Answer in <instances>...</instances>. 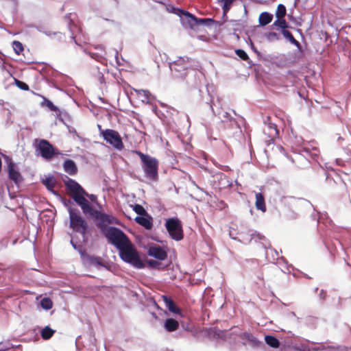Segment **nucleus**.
Wrapping results in <instances>:
<instances>
[{"instance_id":"f257e3e1","label":"nucleus","mask_w":351,"mask_h":351,"mask_svg":"<svg viewBox=\"0 0 351 351\" xmlns=\"http://www.w3.org/2000/svg\"><path fill=\"white\" fill-rule=\"evenodd\" d=\"M106 238L114 245L119 252L121 258L136 269H143L145 264L134 245L126 235L118 228L110 227L104 230Z\"/></svg>"},{"instance_id":"f03ea898","label":"nucleus","mask_w":351,"mask_h":351,"mask_svg":"<svg viewBox=\"0 0 351 351\" xmlns=\"http://www.w3.org/2000/svg\"><path fill=\"white\" fill-rule=\"evenodd\" d=\"M136 154L139 156L142 162L141 167L145 177L151 181L156 182L158 180V160L156 158L139 151H136Z\"/></svg>"},{"instance_id":"7ed1b4c3","label":"nucleus","mask_w":351,"mask_h":351,"mask_svg":"<svg viewBox=\"0 0 351 351\" xmlns=\"http://www.w3.org/2000/svg\"><path fill=\"white\" fill-rule=\"evenodd\" d=\"M69 213L71 228H72L73 230L80 232L84 238L88 228L87 223L79 215L77 209L69 208Z\"/></svg>"},{"instance_id":"20e7f679","label":"nucleus","mask_w":351,"mask_h":351,"mask_svg":"<svg viewBox=\"0 0 351 351\" xmlns=\"http://www.w3.org/2000/svg\"><path fill=\"white\" fill-rule=\"evenodd\" d=\"M165 228L171 239L176 241L183 239L182 224L178 218L172 217L166 219Z\"/></svg>"},{"instance_id":"39448f33","label":"nucleus","mask_w":351,"mask_h":351,"mask_svg":"<svg viewBox=\"0 0 351 351\" xmlns=\"http://www.w3.org/2000/svg\"><path fill=\"white\" fill-rule=\"evenodd\" d=\"M191 66V64L187 57H180L176 60L169 63V68L175 77H184Z\"/></svg>"},{"instance_id":"423d86ee","label":"nucleus","mask_w":351,"mask_h":351,"mask_svg":"<svg viewBox=\"0 0 351 351\" xmlns=\"http://www.w3.org/2000/svg\"><path fill=\"white\" fill-rule=\"evenodd\" d=\"M101 136L107 143H109L114 148L121 150L124 145L119 133L114 130L106 129L101 132Z\"/></svg>"},{"instance_id":"0eeeda50","label":"nucleus","mask_w":351,"mask_h":351,"mask_svg":"<svg viewBox=\"0 0 351 351\" xmlns=\"http://www.w3.org/2000/svg\"><path fill=\"white\" fill-rule=\"evenodd\" d=\"M43 158L46 160L51 159L58 152L47 140H40L36 148Z\"/></svg>"},{"instance_id":"6e6552de","label":"nucleus","mask_w":351,"mask_h":351,"mask_svg":"<svg viewBox=\"0 0 351 351\" xmlns=\"http://www.w3.org/2000/svg\"><path fill=\"white\" fill-rule=\"evenodd\" d=\"M287 40H288L293 47H295V49H293V53H289V60L294 62L302 58L304 56V53L302 50V47L300 43L295 39L292 34L288 30H287Z\"/></svg>"},{"instance_id":"1a4fd4ad","label":"nucleus","mask_w":351,"mask_h":351,"mask_svg":"<svg viewBox=\"0 0 351 351\" xmlns=\"http://www.w3.org/2000/svg\"><path fill=\"white\" fill-rule=\"evenodd\" d=\"M276 20L273 23V26L280 30L285 36V6L283 4H279L276 12Z\"/></svg>"},{"instance_id":"9d476101","label":"nucleus","mask_w":351,"mask_h":351,"mask_svg":"<svg viewBox=\"0 0 351 351\" xmlns=\"http://www.w3.org/2000/svg\"><path fill=\"white\" fill-rule=\"evenodd\" d=\"M91 217L99 221L98 225L103 229L104 232V230L106 229V228H104V226L107 224L115 223L117 221L116 218L113 216L101 213L97 210L94 212ZM108 228V227H107V228Z\"/></svg>"},{"instance_id":"9b49d317","label":"nucleus","mask_w":351,"mask_h":351,"mask_svg":"<svg viewBox=\"0 0 351 351\" xmlns=\"http://www.w3.org/2000/svg\"><path fill=\"white\" fill-rule=\"evenodd\" d=\"M64 183L73 199H75L77 196H80L83 194H85V191L75 180L67 178V180H64Z\"/></svg>"},{"instance_id":"f8f14e48","label":"nucleus","mask_w":351,"mask_h":351,"mask_svg":"<svg viewBox=\"0 0 351 351\" xmlns=\"http://www.w3.org/2000/svg\"><path fill=\"white\" fill-rule=\"evenodd\" d=\"M73 200L81 207L84 215H88L90 217H92L94 212L96 210L93 208L88 200L84 197V194L80 196H77Z\"/></svg>"},{"instance_id":"ddd939ff","label":"nucleus","mask_w":351,"mask_h":351,"mask_svg":"<svg viewBox=\"0 0 351 351\" xmlns=\"http://www.w3.org/2000/svg\"><path fill=\"white\" fill-rule=\"evenodd\" d=\"M4 158L8 163V169L9 178L16 184L21 182L23 178L21 173L16 169L15 165L11 161L9 157L4 156Z\"/></svg>"},{"instance_id":"4468645a","label":"nucleus","mask_w":351,"mask_h":351,"mask_svg":"<svg viewBox=\"0 0 351 351\" xmlns=\"http://www.w3.org/2000/svg\"><path fill=\"white\" fill-rule=\"evenodd\" d=\"M147 254L149 256L160 261L166 259L167 256L166 250L163 247L157 245L150 246L148 249Z\"/></svg>"},{"instance_id":"2eb2a0df","label":"nucleus","mask_w":351,"mask_h":351,"mask_svg":"<svg viewBox=\"0 0 351 351\" xmlns=\"http://www.w3.org/2000/svg\"><path fill=\"white\" fill-rule=\"evenodd\" d=\"M234 330H237V328H235ZM234 332L237 333L240 337V338L243 341V343L245 344L258 346L259 343H261V342L249 332H238L236 330H234Z\"/></svg>"},{"instance_id":"dca6fc26","label":"nucleus","mask_w":351,"mask_h":351,"mask_svg":"<svg viewBox=\"0 0 351 351\" xmlns=\"http://www.w3.org/2000/svg\"><path fill=\"white\" fill-rule=\"evenodd\" d=\"M288 207L289 210L293 213L292 218L297 217L298 213L302 210V201L296 199L293 197H290L288 202Z\"/></svg>"},{"instance_id":"f3484780","label":"nucleus","mask_w":351,"mask_h":351,"mask_svg":"<svg viewBox=\"0 0 351 351\" xmlns=\"http://www.w3.org/2000/svg\"><path fill=\"white\" fill-rule=\"evenodd\" d=\"M182 21H183V23H187L188 25L191 27H193V26L196 23L203 24L206 21V19H199V21H197V19L193 14L186 11H182Z\"/></svg>"},{"instance_id":"a211bd4d","label":"nucleus","mask_w":351,"mask_h":351,"mask_svg":"<svg viewBox=\"0 0 351 351\" xmlns=\"http://www.w3.org/2000/svg\"><path fill=\"white\" fill-rule=\"evenodd\" d=\"M134 91L136 93L137 97L143 103H146V104L149 103L153 97L151 93L147 90L134 89Z\"/></svg>"},{"instance_id":"6ab92c4d","label":"nucleus","mask_w":351,"mask_h":351,"mask_svg":"<svg viewBox=\"0 0 351 351\" xmlns=\"http://www.w3.org/2000/svg\"><path fill=\"white\" fill-rule=\"evenodd\" d=\"M63 167L64 171L71 176L76 174L77 171V168L75 162L70 159L66 160L64 161Z\"/></svg>"},{"instance_id":"aec40b11","label":"nucleus","mask_w":351,"mask_h":351,"mask_svg":"<svg viewBox=\"0 0 351 351\" xmlns=\"http://www.w3.org/2000/svg\"><path fill=\"white\" fill-rule=\"evenodd\" d=\"M135 221L147 230L152 229L153 226L152 219L150 217L139 216L135 218Z\"/></svg>"},{"instance_id":"412c9836","label":"nucleus","mask_w":351,"mask_h":351,"mask_svg":"<svg viewBox=\"0 0 351 351\" xmlns=\"http://www.w3.org/2000/svg\"><path fill=\"white\" fill-rule=\"evenodd\" d=\"M255 206L257 210H261L263 213L266 212V205L265 198L262 193H256V195Z\"/></svg>"},{"instance_id":"4be33fe9","label":"nucleus","mask_w":351,"mask_h":351,"mask_svg":"<svg viewBox=\"0 0 351 351\" xmlns=\"http://www.w3.org/2000/svg\"><path fill=\"white\" fill-rule=\"evenodd\" d=\"M42 182L49 191L53 194L56 193L54 191L56 182L53 176H47L45 178H43L42 180Z\"/></svg>"},{"instance_id":"5701e85b","label":"nucleus","mask_w":351,"mask_h":351,"mask_svg":"<svg viewBox=\"0 0 351 351\" xmlns=\"http://www.w3.org/2000/svg\"><path fill=\"white\" fill-rule=\"evenodd\" d=\"M162 300L168 310L173 313H179L180 310L175 304L174 302L168 296L163 295Z\"/></svg>"},{"instance_id":"b1692460","label":"nucleus","mask_w":351,"mask_h":351,"mask_svg":"<svg viewBox=\"0 0 351 351\" xmlns=\"http://www.w3.org/2000/svg\"><path fill=\"white\" fill-rule=\"evenodd\" d=\"M84 261L89 265L95 266L96 267L102 265L101 258L100 257H95L93 256H86L84 258Z\"/></svg>"},{"instance_id":"393cba45","label":"nucleus","mask_w":351,"mask_h":351,"mask_svg":"<svg viewBox=\"0 0 351 351\" xmlns=\"http://www.w3.org/2000/svg\"><path fill=\"white\" fill-rule=\"evenodd\" d=\"M178 322L172 318L167 319L164 324L165 328L169 332L175 331L178 329Z\"/></svg>"},{"instance_id":"a878e982","label":"nucleus","mask_w":351,"mask_h":351,"mask_svg":"<svg viewBox=\"0 0 351 351\" xmlns=\"http://www.w3.org/2000/svg\"><path fill=\"white\" fill-rule=\"evenodd\" d=\"M272 14H270L268 12H262L259 16V23L261 25L265 26L269 24L272 21Z\"/></svg>"},{"instance_id":"bb28decb","label":"nucleus","mask_w":351,"mask_h":351,"mask_svg":"<svg viewBox=\"0 0 351 351\" xmlns=\"http://www.w3.org/2000/svg\"><path fill=\"white\" fill-rule=\"evenodd\" d=\"M266 343L273 348H277L279 346V341L273 336L267 335L265 337Z\"/></svg>"},{"instance_id":"cd10ccee","label":"nucleus","mask_w":351,"mask_h":351,"mask_svg":"<svg viewBox=\"0 0 351 351\" xmlns=\"http://www.w3.org/2000/svg\"><path fill=\"white\" fill-rule=\"evenodd\" d=\"M234 0H218L221 3L223 14H227L232 8Z\"/></svg>"},{"instance_id":"c85d7f7f","label":"nucleus","mask_w":351,"mask_h":351,"mask_svg":"<svg viewBox=\"0 0 351 351\" xmlns=\"http://www.w3.org/2000/svg\"><path fill=\"white\" fill-rule=\"evenodd\" d=\"M19 346L14 345L10 341L0 343V351H8L11 349H17Z\"/></svg>"},{"instance_id":"c756f323","label":"nucleus","mask_w":351,"mask_h":351,"mask_svg":"<svg viewBox=\"0 0 351 351\" xmlns=\"http://www.w3.org/2000/svg\"><path fill=\"white\" fill-rule=\"evenodd\" d=\"M54 332L55 331L53 329L49 326H46L42 330L41 336L44 339H48L53 336Z\"/></svg>"},{"instance_id":"7c9ffc66","label":"nucleus","mask_w":351,"mask_h":351,"mask_svg":"<svg viewBox=\"0 0 351 351\" xmlns=\"http://www.w3.org/2000/svg\"><path fill=\"white\" fill-rule=\"evenodd\" d=\"M40 306L45 310H49L53 306V302L49 298H44L40 301Z\"/></svg>"},{"instance_id":"2f4dec72","label":"nucleus","mask_w":351,"mask_h":351,"mask_svg":"<svg viewBox=\"0 0 351 351\" xmlns=\"http://www.w3.org/2000/svg\"><path fill=\"white\" fill-rule=\"evenodd\" d=\"M12 47L17 55H19L23 51V45L19 41H14Z\"/></svg>"},{"instance_id":"473e14b6","label":"nucleus","mask_w":351,"mask_h":351,"mask_svg":"<svg viewBox=\"0 0 351 351\" xmlns=\"http://www.w3.org/2000/svg\"><path fill=\"white\" fill-rule=\"evenodd\" d=\"M219 114L220 115V118L221 119L222 121L226 122L228 121H230L234 124L237 125V122L235 121V120L232 119L228 112H223L221 114H220V113H219Z\"/></svg>"},{"instance_id":"72a5a7b5","label":"nucleus","mask_w":351,"mask_h":351,"mask_svg":"<svg viewBox=\"0 0 351 351\" xmlns=\"http://www.w3.org/2000/svg\"><path fill=\"white\" fill-rule=\"evenodd\" d=\"M132 207L134 212L138 215H145L147 213L145 208L140 204H135Z\"/></svg>"},{"instance_id":"f704fd0d","label":"nucleus","mask_w":351,"mask_h":351,"mask_svg":"<svg viewBox=\"0 0 351 351\" xmlns=\"http://www.w3.org/2000/svg\"><path fill=\"white\" fill-rule=\"evenodd\" d=\"M236 54L242 60H246L248 59V56L243 49H237L235 51Z\"/></svg>"},{"instance_id":"c9c22d12","label":"nucleus","mask_w":351,"mask_h":351,"mask_svg":"<svg viewBox=\"0 0 351 351\" xmlns=\"http://www.w3.org/2000/svg\"><path fill=\"white\" fill-rule=\"evenodd\" d=\"M16 84L19 88H20L22 90H27L29 89V86L27 84H26L25 82L16 80Z\"/></svg>"},{"instance_id":"e433bc0d","label":"nucleus","mask_w":351,"mask_h":351,"mask_svg":"<svg viewBox=\"0 0 351 351\" xmlns=\"http://www.w3.org/2000/svg\"><path fill=\"white\" fill-rule=\"evenodd\" d=\"M47 106L52 111H58V108L51 101H47Z\"/></svg>"},{"instance_id":"4c0bfd02","label":"nucleus","mask_w":351,"mask_h":351,"mask_svg":"<svg viewBox=\"0 0 351 351\" xmlns=\"http://www.w3.org/2000/svg\"><path fill=\"white\" fill-rule=\"evenodd\" d=\"M84 197H88L91 202H95L97 201V196L93 194H88L85 191Z\"/></svg>"},{"instance_id":"58836bf2","label":"nucleus","mask_w":351,"mask_h":351,"mask_svg":"<svg viewBox=\"0 0 351 351\" xmlns=\"http://www.w3.org/2000/svg\"><path fill=\"white\" fill-rule=\"evenodd\" d=\"M148 265L152 267H156L157 266H158L160 265V263L156 261L149 260L148 261Z\"/></svg>"},{"instance_id":"ea45409f","label":"nucleus","mask_w":351,"mask_h":351,"mask_svg":"<svg viewBox=\"0 0 351 351\" xmlns=\"http://www.w3.org/2000/svg\"><path fill=\"white\" fill-rule=\"evenodd\" d=\"M296 160H300L303 165H306L308 163V161L305 158L300 156H296Z\"/></svg>"},{"instance_id":"a19ab883","label":"nucleus","mask_w":351,"mask_h":351,"mask_svg":"<svg viewBox=\"0 0 351 351\" xmlns=\"http://www.w3.org/2000/svg\"><path fill=\"white\" fill-rule=\"evenodd\" d=\"M252 236H253V237H256L261 241H265V237L263 235L261 234L260 233H256V232L255 234H253Z\"/></svg>"},{"instance_id":"79ce46f5","label":"nucleus","mask_w":351,"mask_h":351,"mask_svg":"<svg viewBox=\"0 0 351 351\" xmlns=\"http://www.w3.org/2000/svg\"><path fill=\"white\" fill-rule=\"evenodd\" d=\"M71 243L72 244L73 247L75 248V249H77L80 252V249H78L77 247V245L75 243H74L73 239L71 240ZM79 248H80V246H79Z\"/></svg>"},{"instance_id":"37998d69","label":"nucleus","mask_w":351,"mask_h":351,"mask_svg":"<svg viewBox=\"0 0 351 351\" xmlns=\"http://www.w3.org/2000/svg\"><path fill=\"white\" fill-rule=\"evenodd\" d=\"M98 129H99V134H100V136H101V132H104V131H105V130H103V129L101 128V125H98Z\"/></svg>"},{"instance_id":"c03bdc74","label":"nucleus","mask_w":351,"mask_h":351,"mask_svg":"<svg viewBox=\"0 0 351 351\" xmlns=\"http://www.w3.org/2000/svg\"><path fill=\"white\" fill-rule=\"evenodd\" d=\"M272 252H273V250L269 249V250H267L266 254L268 255L269 253H272Z\"/></svg>"},{"instance_id":"a18cd8bd","label":"nucleus","mask_w":351,"mask_h":351,"mask_svg":"<svg viewBox=\"0 0 351 351\" xmlns=\"http://www.w3.org/2000/svg\"><path fill=\"white\" fill-rule=\"evenodd\" d=\"M71 38L75 40V43H76V45H79V44H78V43H77V41L75 40V36H71Z\"/></svg>"},{"instance_id":"49530a36","label":"nucleus","mask_w":351,"mask_h":351,"mask_svg":"<svg viewBox=\"0 0 351 351\" xmlns=\"http://www.w3.org/2000/svg\"><path fill=\"white\" fill-rule=\"evenodd\" d=\"M45 34H46L47 36H50V35H51V34H50V33L45 32Z\"/></svg>"},{"instance_id":"de8ad7c7","label":"nucleus","mask_w":351,"mask_h":351,"mask_svg":"<svg viewBox=\"0 0 351 351\" xmlns=\"http://www.w3.org/2000/svg\"><path fill=\"white\" fill-rule=\"evenodd\" d=\"M211 107H213V106H211ZM212 109H213V111L215 112V109L213 108H212Z\"/></svg>"}]
</instances>
